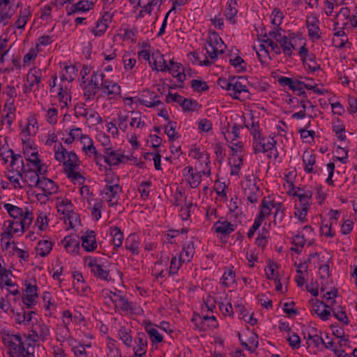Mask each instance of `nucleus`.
<instances>
[{
	"mask_svg": "<svg viewBox=\"0 0 357 357\" xmlns=\"http://www.w3.org/2000/svg\"><path fill=\"white\" fill-rule=\"evenodd\" d=\"M2 342L10 357H35L36 347H38L23 333H4Z\"/></svg>",
	"mask_w": 357,
	"mask_h": 357,
	"instance_id": "f257e3e1",
	"label": "nucleus"
},
{
	"mask_svg": "<svg viewBox=\"0 0 357 357\" xmlns=\"http://www.w3.org/2000/svg\"><path fill=\"white\" fill-rule=\"evenodd\" d=\"M277 141L275 135H269L266 137L264 135L252 140V149L255 154L266 153L269 158L273 157L277 159L278 151L276 147Z\"/></svg>",
	"mask_w": 357,
	"mask_h": 357,
	"instance_id": "f03ea898",
	"label": "nucleus"
},
{
	"mask_svg": "<svg viewBox=\"0 0 357 357\" xmlns=\"http://www.w3.org/2000/svg\"><path fill=\"white\" fill-rule=\"evenodd\" d=\"M50 328L43 320H36L31 323L27 333H23L29 339L39 346L40 341L45 342L50 335Z\"/></svg>",
	"mask_w": 357,
	"mask_h": 357,
	"instance_id": "7ed1b4c3",
	"label": "nucleus"
},
{
	"mask_svg": "<svg viewBox=\"0 0 357 357\" xmlns=\"http://www.w3.org/2000/svg\"><path fill=\"white\" fill-rule=\"evenodd\" d=\"M33 215L31 211L26 209V213L24 218L13 219V220H6L3 222V227H8L14 231V233L21 232L23 234L26 228H28L32 222Z\"/></svg>",
	"mask_w": 357,
	"mask_h": 357,
	"instance_id": "20e7f679",
	"label": "nucleus"
},
{
	"mask_svg": "<svg viewBox=\"0 0 357 357\" xmlns=\"http://www.w3.org/2000/svg\"><path fill=\"white\" fill-rule=\"evenodd\" d=\"M21 179L22 182L29 188L37 187L41 178L38 176L37 171L32 169H25L23 160H21Z\"/></svg>",
	"mask_w": 357,
	"mask_h": 357,
	"instance_id": "39448f33",
	"label": "nucleus"
},
{
	"mask_svg": "<svg viewBox=\"0 0 357 357\" xmlns=\"http://www.w3.org/2000/svg\"><path fill=\"white\" fill-rule=\"evenodd\" d=\"M73 207L72 202L68 199H63L56 204L58 213L65 215V218L69 221L70 227H73L71 219L77 216V214L73 212Z\"/></svg>",
	"mask_w": 357,
	"mask_h": 357,
	"instance_id": "423d86ee",
	"label": "nucleus"
},
{
	"mask_svg": "<svg viewBox=\"0 0 357 357\" xmlns=\"http://www.w3.org/2000/svg\"><path fill=\"white\" fill-rule=\"evenodd\" d=\"M248 80L245 77L243 76H239L238 77H231V91L230 96L234 99H239L238 94H240L242 92H248V89L247 87Z\"/></svg>",
	"mask_w": 357,
	"mask_h": 357,
	"instance_id": "0eeeda50",
	"label": "nucleus"
},
{
	"mask_svg": "<svg viewBox=\"0 0 357 357\" xmlns=\"http://www.w3.org/2000/svg\"><path fill=\"white\" fill-rule=\"evenodd\" d=\"M219 41H220L221 44L223 43L221 38L216 33H213L212 37H210V40L208 41L207 45L205 47L206 54L211 59H215L218 53H223L222 50H218L219 47L218 46L220 45Z\"/></svg>",
	"mask_w": 357,
	"mask_h": 357,
	"instance_id": "6e6552de",
	"label": "nucleus"
},
{
	"mask_svg": "<svg viewBox=\"0 0 357 357\" xmlns=\"http://www.w3.org/2000/svg\"><path fill=\"white\" fill-rule=\"evenodd\" d=\"M41 71L36 68L30 69L26 77L28 84L24 85V92L25 93H30L33 88L35 84H38L41 81Z\"/></svg>",
	"mask_w": 357,
	"mask_h": 357,
	"instance_id": "1a4fd4ad",
	"label": "nucleus"
},
{
	"mask_svg": "<svg viewBox=\"0 0 357 357\" xmlns=\"http://www.w3.org/2000/svg\"><path fill=\"white\" fill-rule=\"evenodd\" d=\"M235 229L236 226L234 224L225 220L222 217L213 225L212 228L215 233L225 236L233 232Z\"/></svg>",
	"mask_w": 357,
	"mask_h": 357,
	"instance_id": "9d476101",
	"label": "nucleus"
},
{
	"mask_svg": "<svg viewBox=\"0 0 357 357\" xmlns=\"http://www.w3.org/2000/svg\"><path fill=\"white\" fill-rule=\"evenodd\" d=\"M82 247L87 252H93L97 248L96 233L93 230L86 231L80 238Z\"/></svg>",
	"mask_w": 357,
	"mask_h": 357,
	"instance_id": "9b49d317",
	"label": "nucleus"
},
{
	"mask_svg": "<svg viewBox=\"0 0 357 357\" xmlns=\"http://www.w3.org/2000/svg\"><path fill=\"white\" fill-rule=\"evenodd\" d=\"M88 266L91 268V272L96 278L106 281H109L111 280L109 270L103 268L102 265L97 264V260L96 259L91 258L88 263Z\"/></svg>",
	"mask_w": 357,
	"mask_h": 357,
	"instance_id": "f8f14e48",
	"label": "nucleus"
},
{
	"mask_svg": "<svg viewBox=\"0 0 357 357\" xmlns=\"http://www.w3.org/2000/svg\"><path fill=\"white\" fill-rule=\"evenodd\" d=\"M64 248L68 253L77 255L79 251V239L74 235L66 236L62 241Z\"/></svg>",
	"mask_w": 357,
	"mask_h": 357,
	"instance_id": "ddd939ff",
	"label": "nucleus"
},
{
	"mask_svg": "<svg viewBox=\"0 0 357 357\" xmlns=\"http://www.w3.org/2000/svg\"><path fill=\"white\" fill-rule=\"evenodd\" d=\"M183 176L188 179L190 187L192 188H197L202 181L201 172L195 173L193 168L190 166L183 169Z\"/></svg>",
	"mask_w": 357,
	"mask_h": 357,
	"instance_id": "4468645a",
	"label": "nucleus"
},
{
	"mask_svg": "<svg viewBox=\"0 0 357 357\" xmlns=\"http://www.w3.org/2000/svg\"><path fill=\"white\" fill-rule=\"evenodd\" d=\"M160 70L161 72L168 71L173 77H176L177 80L181 83H183L185 79L186 75L184 73L182 65L180 63L174 64V66L161 65V68H160Z\"/></svg>",
	"mask_w": 357,
	"mask_h": 357,
	"instance_id": "2eb2a0df",
	"label": "nucleus"
},
{
	"mask_svg": "<svg viewBox=\"0 0 357 357\" xmlns=\"http://www.w3.org/2000/svg\"><path fill=\"white\" fill-rule=\"evenodd\" d=\"M139 243L140 240L139 236L135 233H132L126 239L125 248L133 255H138L139 253Z\"/></svg>",
	"mask_w": 357,
	"mask_h": 357,
	"instance_id": "dca6fc26",
	"label": "nucleus"
},
{
	"mask_svg": "<svg viewBox=\"0 0 357 357\" xmlns=\"http://www.w3.org/2000/svg\"><path fill=\"white\" fill-rule=\"evenodd\" d=\"M107 183L104 191L105 195L107 196V202L109 206H112L116 204V202H112V199H115L118 194L121 191V187L119 184L110 185L109 179H105Z\"/></svg>",
	"mask_w": 357,
	"mask_h": 357,
	"instance_id": "f3484780",
	"label": "nucleus"
},
{
	"mask_svg": "<svg viewBox=\"0 0 357 357\" xmlns=\"http://www.w3.org/2000/svg\"><path fill=\"white\" fill-rule=\"evenodd\" d=\"M100 86L108 96H116L121 93V86L112 80L103 79Z\"/></svg>",
	"mask_w": 357,
	"mask_h": 357,
	"instance_id": "a211bd4d",
	"label": "nucleus"
},
{
	"mask_svg": "<svg viewBox=\"0 0 357 357\" xmlns=\"http://www.w3.org/2000/svg\"><path fill=\"white\" fill-rule=\"evenodd\" d=\"M93 2L92 0H80L77 3L71 6L70 8H67L68 15H72L77 12H86L92 9Z\"/></svg>",
	"mask_w": 357,
	"mask_h": 357,
	"instance_id": "6ab92c4d",
	"label": "nucleus"
},
{
	"mask_svg": "<svg viewBox=\"0 0 357 357\" xmlns=\"http://www.w3.org/2000/svg\"><path fill=\"white\" fill-rule=\"evenodd\" d=\"M36 188H40L44 192L49 195L55 194L58 191V185L52 179L42 176Z\"/></svg>",
	"mask_w": 357,
	"mask_h": 357,
	"instance_id": "aec40b11",
	"label": "nucleus"
},
{
	"mask_svg": "<svg viewBox=\"0 0 357 357\" xmlns=\"http://www.w3.org/2000/svg\"><path fill=\"white\" fill-rule=\"evenodd\" d=\"M147 338L144 333H139L137 338V347L133 348L135 355L142 357L146 353Z\"/></svg>",
	"mask_w": 357,
	"mask_h": 357,
	"instance_id": "412c9836",
	"label": "nucleus"
},
{
	"mask_svg": "<svg viewBox=\"0 0 357 357\" xmlns=\"http://www.w3.org/2000/svg\"><path fill=\"white\" fill-rule=\"evenodd\" d=\"M24 155L27 161L32 164L33 166L35 164L40 163V159L38 158V150L36 147H32L29 144H26L23 147Z\"/></svg>",
	"mask_w": 357,
	"mask_h": 357,
	"instance_id": "4be33fe9",
	"label": "nucleus"
},
{
	"mask_svg": "<svg viewBox=\"0 0 357 357\" xmlns=\"http://www.w3.org/2000/svg\"><path fill=\"white\" fill-rule=\"evenodd\" d=\"M237 6V0H228L227 3L225 16L226 19L232 24H234L236 22L235 17L238 13Z\"/></svg>",
	"mask_w": 357,
	"mask_h": 357,
	"instance_id": "5701e85b",
	"label": "nucleus"
},
{
	"mask_svg": "<svg viewBox=\"0 0 357 357\" xmlns=\"http://www.w3.org/2000/svg\"><path fill=\"white\" fill-rule=\"evenodd\" d=\"M244 193L247 196V199L252 204L257 203L261 195L259 187L252 183L248 185L244 189Z\"/></svg>",
	"mask_w": 357,
	"mask_h": 357,
	"instance_id": "b1692460",
	"label": "nucleus"
},
{
	"mask_svg": "<svg viewBox=\"0 0 357 357\" xmlns=\"http://www.w3.org/2000/svg\"><path fill=\"white\" fill-rule=\"evenodd\" d=\"M31 16V13L29 6L24 8H21L19 12V15H17V20L15 23V26L19 29H24Z\"/></svg>",
	"mask_w": 357,
	"mask_h": 357,
	"instance_id": "393cba45",
	"label": "nucleus"
},
{
	"mask_svg": "<svg viewBox=\"0 0 357 357\" xmlns=\"http://www.w3.org/2000/svg\"><path fill=\"white\" fill-rule=\"evenodd\" d=\"M3 208L7 211L11 218L17 220H19V218H24L26 213V209H29L28 208H24V210H23L22 208L8 203L4 204Z\"/></svg>",
	"mask_w": 357,
	"mask_h": 357,
	"instance_id": "a878e982",
	"label": "nucleus"
},
{
	"mask_svg": "<svg viewBox=\"0 0 357 357\" xmlns=\"http://www.w3.org/2000/svg\"><path fill=\"white\" fill-rule=\"evenodd\" d=\"M110 235L112 236V243L114 245V250L116 252L123 244V233L118 227H111L109 228Z\"/></svg>",
	"mask_w": 357,
	"mask_h": 357,
	"instance_id": "bb28decb",
	"label": "nucleus"
},
{
	"mask_svg": "<svg viewBox=\"0 0 357 357\" xmlns=\"http://www.w3.org/2000/svg\"><path fill=\"white\" fill-rule=\"evenodd\" d=\"M195 254L194 242L190 241L185 243L183 246V250L180 253V257L182 259V262H189Z\"/></svg>",
	"mask_w": 357,
	"mask_h": 357,
	"instance_id": "cd10ccee",
	"label": "nucleus"
},
{
	"mask_svg": "<svg viewBox=\"0 0 357 357\" xmlns=\"http://www.w3.org/2000/svg\"><path fill=\"white\" fill-rule=\"evenodd\" d=\"M145 331L149 334L150 340L153 344H158L162 342V335L159 333L158 329L153 327L151 322L146 324Z\"/></svg>",
	"mask_w": 357,
	"mask_h": 357,
	"instance_id": "c85d7f7f",
	"label": "nucleus"
},
{
	"mask_svg": "<svg viewBox=\"0 0 357 357\" xmlns=\"http://www.w3.org/2000/svg\"><path fill=\"white\" fill-rule=\"evenodd\" d=\"M65 172L70 169H76L79 165L78 156L74 151L68 153L67 159L64 161Z\"/></svg>",
	"mask_w": 357,
	"mask_h": 357,
	"instance_id": "c756f323",
	"label": "nucleus"
},
{
	"mask_svg": "<svg viewBox=\"0 0 357 357\" xmlns=\"http://www.w3.org/2000/svg\"><path fill=\"white\" fill-rule=\"evenodd\" d=\"M151 58L152 61H149V65L153 70L160 71V68H161V65H167L163 54L158 50L152 54Z\"/></svg>",
	"mask_w": 357,
	"mask_h": 357,
	"instance_id": "7c9ffc66",
	"label": "nucleus"
},
{
	"mask_svg": "<svg viewBox=\"0 0 357 357\" xmlns=\"http://www.w3.org/2000/svg\"><path fill=\"white\" fill-rule=\"evenodd\" d=\"M277 41L280 43L283 53L288 56H291L292 55V50L294 49V45L289 40L288 36L282 35L280 38L277 39Z\"/></svg>",
	"mask_w": 357,
	"mask_h": 357,
	"instance_id": "2f4dec72",
	"label": "nucleus"
},
{
	"mask_svg": "<svg viewBox=\"0 0 357 357\" xmlns=\"http://www.w3.org/2000/svg\"><path fill=\"white\" fill-rule=\"evenodd\" d=\"M105 154L107 158H105V162L109 165H119L121 163L119 153L112 150V149L107 148L105 151Z\"/></svg>",
	"mask_w": 357,
	"mask_h": 357,
	"instance_id": "473e14b6",
	"label": "nucleus"
},
{
	"mask_svg": "<svg viewBox=\"0 0 357 357\" xmlns=\"http://www.w3.org/2000/svg\"><path fill=\"white\" fill-rule=\"evenodd\" d=\"M10 273H7L6 278H1L0 287L3 288V282L4 285L10 287V289H7L9 294H13L14 296L20 295V291L18 289V286L15 282H12V280L9 278Z\"/></svg>",
	"mask_w": 357,
	"mask_h": 357,
	"instance_id": "72a5a7b5",
	"label": "nucleus"
},
{
	"mask_svg": "<svg viewBox=\"0 0 357 357\" xmlns=\"http://www.w3.org/2000/svg\"><path fill=\"white\" fill-rule=\"evenodd\" d=\"M52 243L48 240L40 241L36 248L38 254L43 257H46L52 250Z\"/></svg>",
	"mask_w": 357,
	"mask_h": 357,
	"instance_id": "f704fd0d",
	"label": "nucleus"
},
{
	"mask_svg": "<svg viewBox=\"0 0 357 357\" xmlns=\"http://www.w3.org/2000/svg\"><path fill=\"white\" fill-rule=\"evenodd\" d=\"M316 156L309 152H304L303 155V162L305 165V171L307 173L314 172L313 165L316 162Z\"/></svg>",
	"mask_w": 357,
	"mask_h": 357,
	"instance_id": "c9c22d12",
	"label": "nucleus"
},
{
	"mask_svg": "<svg viewBox=\"0 0 357 357\" xmlns=\"http://www.w3.org/2000/svg\"><path fill=\"white\" fill-rule=\"evenodd\" d=\"M130 332V330L127 329L124 326H121L118 331L119 338L122 340L123 344L128 347L132 345V338Z\"/></svg>",
	"mask_w": 357,
	"mask_h": 357,
	"instance_id": "e433bc0d",
	"label": "nucleus"
},
{
	"mask_svg": "<svg viewBox=\"0 0 357 357\" xmlns=\"http://www.w3.org/2000/svg\"><path fill=\"white\" fill-rule=\"evenodd\" d=\"M293 196L297 197L300 202L301 206H310L309 200L312 197V192L306 190L303 193H298V192H293Z\"/></svg>",
	"mask_w": 357,
	"mask_h": 357,
	"instance_id": "4c0bfd02",
	"label": "nucleus"
},
{
	"mask_svg": "<svg viewBox=\"0 0 357 357\" xmlns=\"http://www.w3.org/2000/svg\"><path fill=\"white\" fill-rule=\"evenodd\" d=\"M22 172L21 169H16V173L14 174L13 169L9 170V173L7 175V178L10 181V182L13 184L15 188H22V186L20 185V178H21Z\"/></svg>",
	"mask_w": 357,
	"mask_h": 357,
	"instance_id": "58836bf2",
	"label": "nucleus"
},
{
	"mask_svg": "<svg viewBox=\"0 0 357 357\" xmlns=\"http://www.w3.org/2000/svg\"><path fill=\"white\" fill-rule=\"evenodd\" d=\"M82 142L84 144V146L82 148L83 151L86 153H91L93 154L96 151H97L96 148L93 145V142L91 137H89L86 135H81Z\"/></svg>",
	"mask_w": 357,
	"mask_h": 357,
	"instance_id": "ea45409f",
	"label": "nucleus"
},
{
	"mask_svg": "<svg viewBox=\"0 0 357 357\" xmlns=\"http://www.w3.org/2000/svg\"><path fill=\"white\" fill-rule=\"evenodd\" d=\"M37 120L34 117H31L29 119L26 127L25 130H24L21 135L23 137H26V135H36L38 131Z\"/></svg>",
	"mask_w": 357,
	"mask_h": 357,
	"instance_id": "a19ab883",
	"label": "nucleus"
},
{
	"mask_svg": "<svg viewBox=\"0 0 357 357\" xmlns=\"http://www.w3.org/2000/svg\"><path fill=\"white\" fill-rule=\"evenodd\" d=\"M275 211L273 216V224L277 225L278 223H281L284 218V210L285 208L282 203L278 202L277 203V206L275 208Z\"/></svg>",
	"mask_w": 357,
	"mask_h": 357,
	"instance_id": "79ce46f5",
	"label": "nucleus"
},
{
	"mask_svg": "<svg viewBox=\"0 0 357 357\" xmlns=\"http://www.w3.org/2000/svg\"><path fill=\"white\" fill-rule=\"evenodd\" d=\"M240 128L241 126L237 125L236 123H234L231 126V130L230 131L229 129L226 130V132H222L225 135V138L227 141L231 139L234 141V139L239 137L240 135Z\"/></svg>",
	"mask_w": 357,
	"mask_h": 357,
	"instance_id": "37998d69",
	"label": "nucleus"
},
{
	"mask_svg": "<svg viewBox=\"0 0 357 357\" xmlns=\"http://www.w3.org/2000/svg\"><path fill=\"white\" fill-rule=\"evenodd\" d=\"M176 124V121H171L169 120L165 127V133L167 134L169 141H173L178 137L177 132L175 130Z\"/></svg>",
	"mask_w": 357,
	"mask_h": 357,
	"instance_id": "c03bdc74",
	"label": "nucleus"
},
{
	"mask_svg": "<svg viewBox=\"0 0 357 357\" xmlns=\"http://www.w3.org/2000/svg\"><path fill=\"white\" fill-rule=\"evenodd\" d=\"M331 310L333 313V316L340 321L344 323V324H349V319L347 315L346 314V312L342 310L340 307H331L330 308Z\"/></svg>",
	"mask_w": 357,
	"mask_h": 357,
	"instance_id": "a18cd8bd",
	"label": "nucleus"
},
{
	"mask_svg": "<svg viewBox=\"0 0 357 357\" xmlns=\"http://www.w3.org/2000/svg\"><path fill=\"white\" fill-rule=\"evenodd\" d=\"M115 307L124 312H131L133 311L132 303L128 302V299L125 297L118 300Z\"/></svg>",
	"mask_w": 357,
	"mask_h": 357,
	"instance_id": "49530a36",
	"label": "nucleus"
},
{
	"mask_svg": "<svg viewBox=\"0 0 357 357\" xmlns=\"http://www.w3.org/2000/svg\"><path fill=\"white\" fill-rule=\"evenodd\" d=\"M108 24L104 23L102 20H98L96 26L92 29L91 32L95 36L99 37L102 36L105 33Z\"/></svg>",
	"mask_w": 357,
	"mask_h": 357,
	"instance_id": "de8ad7c7",
	"label": "nucleus"
},
{
	"mask_svg": "<svg viewBox=\"0 0 357 357\" xmlns=\"http://www.w3.org/2000/svg\"><path fill=\"white\" fill-rule=\"evenodd\" d=\"M56 145L54 146L55 149V158L59 162H63L64 165V161L66 160V157L68 155V151L66 149H65L61 144H59L58 149L56 150Z\"/></svg>",
	"mask_w": 357,
	"mask_h": 357,
	"instance_id": "09e8293b",
	"label": "nucleus"
},
{
	"mask_svg": "<svg viewBox=\"0 0 357 357\" xmlns=\"http://www.w3.org/2000/svg\"><path fill=\"white\" fill-rule=\"evenodd\" d=\"M245 126L249 130L250 135L252 137V140L262 135L261 130L260 129L259 122L252 121L250 126L245 125Z\"/></svg>",
	"mask_w": 357,
	"mask_h": 357,
	"instance_id": "8fccbe9b",
	"label": "nucleus"
},
{
	"mask_svg": "<svg viewBox=\"0 0 357 357\" xmlns=\"http://www.w3.org/2000/svg\"><path fill=\"white\" fill-rule=\"evenodd\" d=\"M235 273L232 270L225 271L222 277V284L225 287H229L235 281Z\"/></svg>",
	"mask_w": 357,
	"mask_h": 357,
	"instance_id": "3c124183",
	"label": "nucleus"
},
{
	"mask_svg": "<svg viewBox=\"0 0 357 357\" xmlns=\"http://www.w3.org/2000/svg\"><path fill=\"white\" fill-rule=\"evenodd\" d=\"M105 75L102 72L93 71L91 75V79L90 83L88 84H91V86H95V89H100V86L99 85V79L102 82L105 78Z\"/></svg>",
	"mask_w": 357,
	"mask_h": 357,
	"instance_id": "603ef678",
	"label": "nucleus"
},
{
	"mask_svg": "<svg viewBox=\"0 0 357 357\" xmlns=\"http://www.w3.org/2000/svg\"><path fill=\"white\" fill-rule=\"evenodd\" d=\"M309 206H301L300 208L295 206V210L294 212L295 216L298 217V220L301 222L303 223L306 221V215L308 211Z\"/></svg>",
	"mask_w": 357,
	"mask_h": 357,
	"instance_id": "864d4df0",
	"label": "nucleus"
},
{
	"mask_svg": "<svg viewBox=\"0 0 357 357\" xmlns=\"http://www.w3.org/2000/svg\"><path fill=\"white\" fill-rule=\"evenodd\" d=\"M272 15L274 16V18L272 20L271 23L274 25L280 26L284 17L282 12L280 8H274L272 11Z\"/></svg>",
	"mask_w": 357,
	"mask_h": 357,
	"instance_id": "5fc2aeb1",
	"label": "nucleus"
},
{
	"mask_svg": "<svg viewBox=\"0 0 357 357\" xmlns=\"http://www.w3.org/2000/svg\"><path fill=\"white\" fill-rule=\"evenodd\" d=\"M158 98L159 96L155 94L153 96V98H151L150 101L139 98H137V100L139 102L141 105H145L147 107H153L156 105L162 104V102Z\"/></svg>",
	"mask_w": 357,
	"mask_h": 357,
	"instance_id": "6e6d98bb",
	"label": "nucleus"
},
{
	"mask_svg": "<svg viewBox=\"0 0 357 357\" xmlns=\"http://www.w3.org/2000/svg\"><path fill=\"white\" fill-rule=\"evenodd\" d=\"M182 259L179 257L178 259L176 257L174 256L172 257L170 267H169V274L174 275L178 273V271L181 265Z\"/></svg>",
	"mask_w": 357,
	"mask_h": 357,
	"instance_id": "4d7b16f0",
	"label": "nucleus"
},
{
	"mask_svg": "<svg viewBox=\"0 0 357 357\" xmlns=\"http://www.w3.org/2000/svg\"><path fill=\"white\" fill-rule=\"evenodd\" d=\"M198 103L196 100L184 98L181 102V107L184 111H195L197 109Z\"/></svg>",
	"mask_w": 357,
	"mask_h": 357,
	"instance_id": "13d9d810",
	"label": "nucleus"
},
{
	"mask_svg": "<svg viewBox=\"0 0 357 357\" xmlns=\"http://www.w3.org/2000/svg\"><path fill=\"white\" fill-rule=\"evenodd\" d=\"M98 89H95V86H91V84L85 86L84 88V96L85 98L87 100H93L97 93Z\"/></svg>",
	"mask_w": 357,
	"mask_h": 357,
	"instance_id": "bf43d9fd",
	"label": "nucleus"
},
{
	"mask_svg": "<svg viewBox=\"0 0 357 357\" xmlns=\"http://www.w3.org/2000/svg\"><path fill=\"white\" fill-rule=\"evenodd\" d=\"M191 86L194 90L198 92L207 91L208 89V86L206 82L198 79H192L191 82Z\"/></svg>",
	"mask_w": 357,
	"mask_h": 357,
	"instance_id": "052dcab7",
	"label": "nucleus"
},
{
	"mask_svg": "<svg viewBox=\"0 0 357 357\" xmlns=\"http://www.w3.org/2000/svg\"><path fill=\"white\" fill-rule=\"evenodd\" d=\"M151 185L150 181H144L140 183L138 188L139 192L142 198H147L149 195V190H147Z\"/></svg>",
	"mask_w": 357,
	"mask_h": 357,
	"instance_id": "680f3d73",
	"label": "nucleus"
},
{
	"mask_svg": "<svg viewBox=\"0 0 357 357\" xmlns=\"http://www.w3.org/2000/svg\"><path fill=\"white\" fill-rule=\"evenodd\" d=\"M336 153L338 156L336 157V159L340 161L341 162L346 164L348 162V152L344 149L341 146H337L335 150Z\"/></svg>",
	"mask_w": 357,
	"mask_h": 357,
	"instance_id": "e2e57ef3",
	"label": "nucleus"
},
{
	"mask_svg": "<svg viewBox=\"0 0 357 357\" xmlns=\"http://www.w3.org/2000/svg\"><path fill=\"white\" fill-rule=\"evenodd\" d=\"M36 225L38 227L40 230H43L44 227L47 226L48 221L47 215L45 213L40 212L36 219Z\"/></svg>",
	"mask_w": 357,
	"mask_h": 357,
	"instance_id": "0e129e2a",
	"label": "nucleus"
},
{
	"mask_svg": "<svg viewBox=\"0 0 357 357\" xmlns=\"http://www.w3.org/2000/svg\"><path fill=\"white\" fill-rule=\"evenodd\" d=\"M58 111L55 108H50L47 112V121L50 124H56L57 122Z\"/></svg>",
	"mask_w": 357,
	"mask_h": 357,
	"instance_id": "69168bd1",
	"label": "nucleus"
},
{
	"mask_svg": "<svg viewBox=\"0 0 357 357\" xmlns=\"http://www.w3.org/2000/svg\"><path fill=\"white\" fill-rule=\"evenodd\" d=\"M287 340L292 348L298 349L301 347V338L296 333H294Z\"/></svg>",
	"mask_w": 357,
	"mask_h": 357,
	"instance_id": "338daca9",
	"label": "nucleus"
},
{
	"mask_svg": "<svg viewBox=\"0 0 357 357\" xmlns=\"http://www.w3.org/2000/svg\"><path fill=\"white\" fill-rule=\"evenodd\" d=\"M59 101L65 105V106H68V102H70L71 96L68 95L67 89L66 90L61 86L60 88V91L59 93Z\"/></svg>",
	"mask_w": 357,
	"mask_h": 357,
	"instance_id": "774afa93",
	"label": "nucleus"
}]
</instances>
